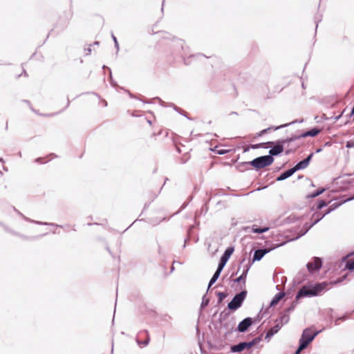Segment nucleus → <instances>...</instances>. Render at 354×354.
<instances>
[{"label":"nucleus","instance_id":"17","mask_svg":"<svg viewBox=\"0 0 354 354\" xmlns=\"http://www.w3.org/2000/svg\"><path fill=\"white\" fill-rule=\"evenodd\" d=\"M319 131H320L319 129L314 128V129H310V131L305 132L301 136V137H307V136L313 137V136H315L316 135H317L319 133Z\"/></svg>","mask_w":354,"mask_h":354},{"label":"nucleus","instance_id":"29","mask_svg":"<svg viewBox=\"0 0 354 354\" xmlns=\"http://www.w3.org/2000/svg\"><path fill=\"white\" fill-rule=\"evenodd\" d=\"M324 216V215H323L322 217L320 218H317L315 220V221L313 222V223L312 224L313 225H315V223H317L319 220H321L323 217Z\"/></svg>","mask_w":354,"mask_h":354},{"label":"nucleus","instance_id":"11","mask_svg":"<svg viewBox=\"0 0 354 354\" xmlns=\"http://www.w3.org/2000/svg\"><path fill=\"white\" fill-rule=\"evenodd\" d=\"M281 325H280V324H277L275 326H274L273 327H272L266 333V337H265V339L267 340V341H269L270 339L274 335L276 334L279 330V329L281 328Z\"/></svg>","mask_w":354,"mask_h":354},{"label":"nucleus","instance_id":"4","mask_svg":"<svg viewBox=\"0 0 354 354\" xmlns=\"http://www.w3.org/2000/svg\"><path fill=\"white\" fill-rule=\"evenodd\" d=\"M318 332L312 333L310 329H305L302 333L301 337L299 339V343L301 344V348H306L307 346L314 339L317 335Z\"/></svg>","mask_w":354,"mask_h":354},{"label":"nucleus","instance_id":"2","mask_svg":"<svg viewBox=\"0 0 354 354\" xmlns=\"http://www.w3.org/2000/svg\"><path fill=\"white\" fill-rule=\"evenodd\" d=\"M274 161V158L271 156H263L258 157L251 162H247L253 166L254 168L259 169L270 165Z\"/></svg>","mask_w":354,"mask_h":354},{"label":"nucleus","instance_id":"14","mask_svg":"<svg viewBox=\"0 0 354 354\" xmlns=\"http://www.w3.org/2000/svg\"><path fill=\"white\" fill-rule=\"evenodd\" d=\"M142 335H146L147 336V338L145 341L142 342L140 341L138 338L136 339V342L138 343V344L140 346H146L147 345H148L149 342V340H150V338H149V334H148V332L147 330H144V331H141L140 332L138 336H141Z\"/></svg>","mask_w":354,"mask_h":354},{"label":"nucleus","instance_id":"13","mask_svg":"<svg viewBox=\"0 0 354 354\" xmlns=\"http://www.w3.org/2000/svg\"><path fill=\"white\" fill-rule=\"evenodd\" d=\"M295 172V171L294 170V169L292 167V168L286 171L285 172L282 173L280 176H279L277 178V181L283 180L289 178L290 176H291Z\"/></svg>","mask_w":354,"mask_h":354},{"label":"nucleus","instance_id":"18","mask_svg":"<svg viewBox=\"0 0 354 354\" xmlns=\"http://www.w3.org/2000/svg\"><path fill=\"white\" fill-rule=\"evenodd\" d=\"M268 230H269L268 227L259 228V227H256L255 226H253L252 228V232L254 233L259 234V233L266 232Z\"/></svg>","mask_w":354,"mask_h":354},{"label":"nucleus","instance_id":"6","mask_svg":"<svg viewBox=\"0 0 354 354\" xmlns=\"http://www.w3.org/2000/svg\"><path fill=\"white\" fill-rule=\"evenodd\" d=\"M254 344V342H241L236 345L231 346V351L233 353L241 352L245 349L250 348Z\"/></svg>","mask_w":354,"mask_h":354},{"label":"nucleus","instance_id":"24","mask_svg":"<svg viewBox=\"0 0 354 354\" xmlns=\"http://www.w3.org/2000/svg\"><path fill=\"white\" fill-rule=\"evenodd\" d=\"M326 203L324 201H320L317 205V209H320L326 206Z\"/></svg>","mask_w":354,"mask_h":354},{"label":"nucleus","instance_id":"22","mask_svg":"<svg viewBox=\"0 0 354 354\" xmlns=\"http://www.w3.org/2000/svg\"><path fill=\"white\" fill-rule=\"evenodd\" d=\"M324 189L317 190L316 192L312 193L310 195V197H311V198L316 197V196L320 195L321 194H322L324 192Z\"/></svg>","mask_w":354,"mask_h":354},{"label":"nucleus","instance_id":"12","mask_svg":"<svg viewBox=\"0 0 354 354\" xmlns=\"http://www.w3.org/2000/svg\"><path fill=\"white\" fill-rule=\"evenodd\" d=\"M269 251L270 250L267 249H261L256 250L253 256V260L260 261L263 257V256L266 254H267Z\"/></svg>","mask_w":354,"mask_h":354},{"label":"nucleus","instance_id":"5","mask_svg":"<svg viewBox=\"0 0 354 354\" xmlns=\"http://www.w3.org/2000/svg\"><path fill=\"white\" fill-rule=\"evenodd\" d=\"M293 140H294L293 138H290V139H286V140H283L281 141H279L275 146H274L269 151V153H270L269 156H271L272 157L273 156H277V155L280 154L283 151V145H284L285 143H286L288 142H291Z\"/></svg>","mask_w":354,"mask_h":354},{"label":"nucleus","instance_id":"23","mask_svg":"<svg viewBox=\"0 0 354 354\" xmlns=\"http://www.w3.org/2000/svg\"><path fill=\"white\" fill-rule=\"evenodd\" d=\"M217 296L218 297V302L221 303L223 300V299L225 297V294L224 292H219L217 293Z\"/></svg>","mask_w":354,"mask_h":354},{"label":"nucleus","instance_id":"8","mask_svg":"<svg viewBox=\"0 0 354 354\" xmlns=\"http://www.w3.org/2000/svg\"><path fill=\"white\" fill-rule=\"evenodd\" d=\"M322 266V260L318 257H315L313 261L308 263L307 268L310 272L319 270Z\"/></svg>","mask_w":354,"mask_h":354},{"label":"nucleus","instance_id":"31","mask_svg":"<svg viewBox=\"0 0 354 354\" xmlns=\"http://www.w3.org/2000/svg\"><path fill=\"white\" fill-rule=\"evenodd\" d=\"M346 147H351V144H350L349 142H348V143H347V145H346Z\"/></svg>","mask_w":354,"mask_h":354},{"label":"nucleus","instance_id":"9","mask_svg":"<svg viewBox=\"0 0 354 354\" xmlns=\"http://www.w3.org/2000/svg\"><path fill=\"white\" fill-rule=\"evenodd\" d=\"M313 156V153H310L306 159L300 161L295 167H293V169L295 171V172L299 169H306L308 166L309 162Z\"/></svg>","mask_w":354,"mask_h":354},{"label":"nucleus","instance_id":"25","mask_svg":"<svg viewBox=\"0 0 354 354\" xmlns=\"http://www.w3.org/2000/svg\"><path fill=\"white\" fill-rule=\"evenodd\" d=\"M288 316L287 315H283L281 317V324L280 325H283V323H287L288 322Z\"/></svg>","mask_w":354,"mask_h":354},{"label":"nucleus","instance_id":"1","mask_svg":"<svg viewBox=\"0 0 354 354\" xmlns=\"http://www.w3.org/2000/svg\"><path fill=\"white\" fill-rule=\"evenodd\" d=\"M327 286L328 284L325 282L317 283L315 286H304L299 290L296 298L316 296L322 292Z\"/></svg>","mask_w":354,"mask_h":354},{"label":"nucleus","instance_id":"33","mask_svg":"<svg viewBox=\"0 0 354 354\" xmlns=\"http://www.w3.org/2000/svg\"><path fill=\"white\" fill-rule=\"evenodd\" d=\"M330 212V209H328L326 214H328Z\"/></svg>","mask_w":354,"mask_h":354},{"label":"nucleus","instance_id":"7","mask_svg":"<svg viewBox=\"0 0 354 354\" xmlns=\"http://www.w3.org/2000/svg\"><path fill=\"white\" fill-rule=\"evenodd\" d=\"M233 252H234L233 248H228L225 250L224 254L221 257L220 262H219L218 266V268L223 269L227 261L230 259V257L232 255V254L233 253Z\"/></svg>","mask_w":354,"mask_h":354},{"label":"nucleus","instance_id":"3","mask_svg":"<svg viewBox=\"0 0 354 354\" xmlns=\"http://www.w3.org/2000/svg\"><path fill=\"white\" fill-rule=\"evenodd\" d=\"M247 292L243 290L236 295L232 300L228 304L229 309L236 310L242 305V303L246 297Z\"/></svg>","mask_w":354,"mask_h":354},{"label":"nucleus","instance_id":"32","mask_svg":"<svg viewBox=\"0 0 354 354\" xmlns=\"http://www.w3.org/2000/svg\"><path fill=\"white\" fill-rule=\"evenodd\" d=\"M320 151H321V149H317V152H320Z\"/></svg>","mask_w":354,"mask_h":354},{"label":"nucleus","instance_id":"27","mask_svg":"<svg viewBox=\"0 0 354 354\" xmlns=\"http://www.w3.org/2000/svg\"><path fill=\"white\" fill-rule=\"evenodd\" d=\"M208 303H209V300H208V299H205H205H203V301H202V304H201V306H202V307H205V306H207V305H208Z\"/></svg>","mask_w":354,"mask_h":354},{"label":"nucleus","instance_id":"20","mask_svg":"<svg viewBox=\"0 0 354 354\" xmlns=\"http://www.w3.org/2000/svg\"><path fill=\"white\" fill-rule=\"evenodd\" d=\"M247 273H248V270L243 271L242 274L240 277H239L238 278L236 279L235 281L236 282H241V281L245 280V279L246 278Z\"/></svg>","mask_w":354,"mask_h":354},{"label":"nucleus","instance_id":"16","mask_svg":"<svg viewBox=\"0 0 354 354\" xmlns=\"http://www.w3.org/2000/svg\"><path fill=\"white\" fill-rule=\"evenodd\" d=\"M284 293L279 292L277 294L270 302V306H275L283 297Z\"/></svg>","mask_w":354,"mask_h":354},{"label":"nucleus","instance_id":"36","mask_svg":"<svg viewBox=\"0 0 354 354\" xmlns=\"http://www.w3.org/2000/svg\"><path fill=\"white\" fill-rule=\"evenodd\" d=\"M352 198H354V197H353V198H351V199H352ZM348 200H351V198H349Z\"/></svg>","mask_w":354,"mask_h":354},{"label":"nucleus","instance_id":"19","mask_svg":"<svg viewBox=\"0 0 354 354\" xmlns=\"http://www.w3.org/2000/svg\"><path fill=\"white\" fill-rule=\"evenodd\" d=\"M289 124H282V125H280L279 127H270V128H268V129H263V131H261V134H264L266 133L268 130L270 129H274V130H277V129H281V128H283L285 127H287Z\"/></svg>","mask_w":354,"mask_h":354},{"label":"nucleus","instance_id":"34","mask_svg":"<svg viewBox=\"0 0 354 354\" xmlns=\"http://www.w3.org/2000/svg\"><path fill=\"white\" fill-rule=\"evenodd\" d=\"M197 57H202V55H198Z\"/></svg>","mask_w":354,"mask_h":354},{"label":"nucleus","instance_id":"35","mask_svg":"<svg viewBox=\"0 0 354 354\" xmlns=\"http://www.w3.org/2000/svg\"><path fill=\"white\" fill-rule=\"evenodd\" d=\"M339 118H340V115H339V116H337V117L336 118V119L337 120V119H339Z\"/></svg>","mask_w":354,"mask_h":354},{"label":"nucleus","instance_id":"26","mask_svg":"<svg viewBox=\"0 0 354 354\" xmlns=\"http://www.w3.org/2000/svg\"><path fill=\"white\" fill-rule=\"evenodd\" d=\"M112 38H113V41H114L115 46V48H116L117 50H119V44H118V41H117L116 37L114 36V35H113V34H112Z\"/></svg>","mask_w":354,"mask_h":354},{"label":"nucleus","instance_id":"30","mask_svg":"<svg viewBox=\"0 0 354 354\" xmlns=\"http://www.w3.org/2000/svg\"><path fill=\"white\" fill-rule=\"evenodd\" d=\"M225 152L223 151V150H221V151H218V154H224Z\"/></svg>","mask_w":354,"mask_h":354},{"label":"nucleus","instance_id":"21","mask_svg":"<svg viewBox=\"0 0 354 354\" xmlns=\"http://www.w3.org/2000/svg\"><path fill=\"white\" fill-rule=\"evenodd\" d=\"M346 268L349 270H354V261H348L346 264Z\"/></svg>","mask_w":354,"mask_h":354},{"label":"nucleus","instance_id":"15","mask_svg":"<svg viewBox=\"0 0 354 354\" xmlns=\"http://www.w3.org/2000/svg\"><path fill=\"white\" fill-rule=\"evenodd\" d=\"M223 269L220 268H217V270L215 272V273L214 274L213 277H212V279H210V281L209 283V285H208V289L216 282V281L218 279V278L220 276V274L221 272Z\"/></svg>","mask_w":354,"mask_h":354},{"label":"nucleus","instance_id":"28","mask_svg":"<svg viewBox=\"0 0 354 354\" xmlns=\"http://www.w3.org/2000/svg\"><path fill=\"white\" fill-rule=\"evenodd\" d=\"M305 348H301V344L299 343V348H297V350L295 352V354H299L300 352L304 350Z\"/></svg>","mask_w":354,"mask_h":354},{"label":"nucleus","instance_id":"10","mask_svg":"<svg viewBox=\"0 0 354 354\" xmlns=\"http://www.w3.org/2000/svg\"><path fill=\"white\" fill-rule=\"evenodd\" d=\"M252 319L250 317H247L242 320L238 326V330L239 332L243 333L246 331L248 328L252 325Z\"/></svg>","mask_w":354,"mask_h":354}]
</instances>
